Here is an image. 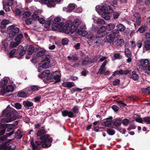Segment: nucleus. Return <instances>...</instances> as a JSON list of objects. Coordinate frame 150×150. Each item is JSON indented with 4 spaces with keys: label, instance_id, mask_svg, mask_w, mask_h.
Here are the masks:
<instances>
[{
    "label": "nucleus",
    "instance_id": "6",
    "mask_svg": "<svg viewBox=\"0 0 150 150\" xmlns=\"http://www.w3.org/2000/svg\"><path fill=\"white\" fill-rule=\"evenodd\" d=\"M11 141L9 140L8 142L0 145V149L1 150H14L16 148V146L15 145L11 144L9 146L8 143Z\"/></svg>",
    "mask_w": 150,
    "mask_h": 150
},
{
    "label": "nucleus",
    "instance_id": "63",
    "mask_svg": "<svg viewBox=\"0 0 150 150\" xmlns=\"http://www.w3.org/2000/svg\"><path fill=\"white\" fill-rule=\"evenodd\" d=\"M68 40L66 38L63 39L62 40V43L63 45H66L68 43Z\"/></svg>",
    "mask_w": 150,
    "mask_h": 150
},
{
    "label": "nucleus",
    "instance_id": "35",
    "mask_svg": "<svg viewBox=\"0 0 150 150\" xmlns=\"http://www.w3.org/2000/svg\"><path fill=\"white\" fill-rule=\"evenodd\" d=\"M40 89V87L38 86H33L30 87V90L28 89V90L30 91V93H32V91H38Z\"/></svg>",
    "mask_w": 150,
    "mask_h": 150
},
{
    "label": "nucleus",
    "instance_id": "9",
    "mask_svg": "<svg viewBox=\"0 0 150 150\" xmlns=\"http://www.w3.org/2000/svg\"><path fill=\"white\" fill-rule=\"evenodd\" d=\"M81 19L77 18L73 22V25L72 24L71 25V27L69 28V31L70 33L72 34L75 31H76L77 27L81 24Z\"/></svg>",
    "mask_w": 150,
    "mask_h": 150
},
{
    "label": "nucleus",
    "instance_id": "41",
    "mask_svg": "<svg viewBox=\"0 0 150 150\" xmlns=\"http://www.w3.org/2000/svg\"><path fill=\"white\" fill-rule=\"evenodd\" d=\"M68 59L72 62H74L77 60L78 58L75 55H72L71 57L68 56Z\"/></svg>",
    "mask_w": 150,
    "mask_h": 150
},
{
    "label": "nucleus",
    "instance_id": "4",
    "mask_svg": "<svg viewBox=\"0 0 150 150\" xmlns=\"http://www.w3.org/2000/svg\"><path fill=\"white\" fill-rule=\"evenodd\" d=\"M72 23V21L71 20L67 21L64 26V23L62 22L61 23L59 27V31L60 32L64 33L67 34H69L70 32L69 30H68V29L69 27H71Z\"/></svg>",
    "mask_w": 150,
    "mask_h": 150
},
{
    "label": "nucleus",
    "instance_id": "3",
    "mask_svg": "<svg viewBox=\"0 0 150 150\" xmlns=\"http://www.w3.org/2000/svg\"><path fill=\"white\" fill-rule=\"evenodd\" d=\"M7 31L9 35L7 38L10 40L19 33V29L17 27L15 28L13 25H12L8 27Z\"/></svg>",
    "mask_w": 150,
    "mask_h": 150
},
{
    "label": "nucleus",
    "instance_id": "42",
    "mask_svg": "<svg viewBox=\"0 0 150 150\" xmlns=\"http://www.w3.org/2000/svg\"><path fill=\"white\" fill-rule=\"evenodd\" d=\"M145 47L147 50L150 49V40H146L144 43Z\"/></svg>",
    "mask_w": 150,
    "mask_h": 150
},
{
    "label": "nucleus",
    "instance_id": "31",
    "mask_svg": "<svg viewBox=\"0 0 150 150\" xmlns=\"http://www.w3.org/2000/svg\"><path fill=\"white\" fill-rule=\"evenodd\" d=\"M76 31L78 33L79 35L83 37L86 36L88 34V32L84 30H80L77 29Z\"/></svg>",
    "mask_w": 150,
    "mask_h": 150
},
{
    "label": "nucleus",
    "instance_id": "44",
    "mask_svg": "<svg viewBox=\"0 0 150 150\" xmlns=\"http://www.w3.org/2000/svg\"><path fill=\"white\" fill-rule=\"evenodd\" d=\"M75 4H69L68 6V8L69 10V12H71L75 8Z\"/></svg>",
    "mask_w": 150,
    "mask_h": 150
},
{
    "label": "nucleus",
    "instance_id": "7",
    "mask_svg": "<svg viewBox=\"0 0 150 150\" xmlns=\"http://www.w3.org/2000/svg\"><path fill=\"white\" fill-rule=\"evenodd\" d=\"M118 33V32L116 30H114L111 32L110 34L104 38L105 42L107 43H110L112 42L114 40V38L116 34Z\"/></svg>",
    "mask_w": 150,
    "mask_h": 150
},
{
    "label": "nucleus",
    "instance_id": "2",
    "mask_svg": "<svg viewBox=\"0 0 150 150\" xmlns=\"http://www.w3.org/2000/svg\"><path fill=\"white\" fill-rule=\"evenodd\" d=\"M41 141H36V144L37 145L42 144V146L43 148L48 147L51 146L50 143L52 142V139L49 135L47 134L44 135L40 137Z\"/></svg>",
    "mask_w": 150,
    "mask_h": 150
},
{
    "label": "nucleus",
    "instance_id": "37",
    "mask_svg": "<svg viewBox=\"0 0 150 150\" xmlns=\"http://www.w3.org/2000/svg\"><path fill=\"white\" fill-rule=\"evenodd\" d=\"M60 23L58 24V23H52V28L53 30L58 29L59 30V27L60 26Z\"/></svg>",
    "mask_w": 150,
    "mask_h": 150
},
{
    "label": "nucleus",
    "instance_id": "21",
    "mask_svg": "<svg viewBox=\"0 0 150 150\" xmlns=\"http://www.w3.org/2000/svg\"><path fill=\"white\" fill-rule=\"evenodd\" d=\"M129 71L128 70H120L119 71H116L113 72L112 76H114L116 75H119V74H127L129 73Z\"/></svg>",
    "mask_w": 150,
    "mask_h": 150
},
{
    "label": "nucleus",
    "instance_id": "30",
    "mask_svg": "<svg viewBox=\"0 0 150 150\" xmlns=\"http://www.w3.org/2000/svg\"><path fill=\"white\" fill-rule=\"evenodd\" d=\"M116 28L117 30L120 32H123L125 29V26L122 24L119 23L117 25H116Z\"/></svg>",
    "mask_w": 150,
    "mask_h": 150
},
{
    "label": "nucleus",
    "instance_id": "17",
    "mask_svg": "<svg viewBox=\"0 0 150 150\" xmlns=\"http://www.w3.org/2000/svg\"><path fill=\"white\" fill-rule=\"evenodd\" d=\"M45 51L44 50H41L39 51L36 54H34L32 60L34 61L37 60L38 59V58L43 56L45 54Z\"/></svg>",
    "mask_w": 150,
    "mask_h": 150
},
{
    "label": "nucleus",
    "instance_id": "64",
    "mask_svg": "<svg viewBox=\"0 0 150 150\" xmlns=\"http://www.w3.org/2000/svg\"><path fill=\"white\" fill-rule=\"evenodd\" d=\"M15 107L17 109H19L21 108V106L20 103H16L15 104Z\"/></svg>",
    "mask_w": 150,
    "mask_h": 150
},
{
    "label": "nucleus",
    "instance_id": "52",
    "mask_svg": "<svg viewBox=\"0 0 150 150\" xmlns=\"http://www.w3.org/2000/svg\"><path fill=\"white\" fill-rule=\"evenodd\" d=\"M144 122L148 124H150V117H146L143 118Z\"/></svg>",
    "mask_w": 150,
    "mask_h": 150
},
{
    "label": "nucleus",
    "instance_id": "28",
    "mask_svg": "<svg viewBox=\"0 0 150 150\" xmlns=\"http://www.w3.org/2000/svg\"><path fill=\"white\" fill-rule=\"evenodd\" d=\"M103 124L106 127H111L114 125V122L111 120H109L104 122Z\"/></svg>",
    "mask_w": 150,
    "mask_h": 150
},
{
    "label": "nucleus",
    "instance_id": "61",
    "mask_svg": "<svg viewBox=\"0 0 150 150\" xmlns=\"http://www.w3.org/2000/svg\"><path fill=\"white\" fill-rule=\"evenodd\" d=\"M31 14V13L30 12L27 11L24 13L23 14L24 17L25 18L29 17Z\"/></svg>",
    "mask_w": 150,
    "mask_h": 150
},
{
    "label": "nucleus",
    "instance_id": "24",
    "mask_svg": "<svg viewBox=\"0 0 150 150\" xmlns=\"http://www.w3.org/2000/svg\"><path fill=\"white\" fill-rule=\"evenodd\" d=\"M30 93V91L26 89L25 91H21L18 93V97H24L29 94Z\"/></svg>",
    "mask_w": 150,
    "mask_h": 150
},
{
    "label": "nucleus",
    "instance_id": "59",
    "mask_svg": "<svg viewBox=\"0 0 150 150\" xmlns=\"http://www.w3.org/2000/svg\"><path fill=\"white\" fill-rule=\"evenodd\" d=\"M142 41L141 40L138 41L136 44V45L138 48H140L142 46Z\"/></svg>",
    "mask_w": 150,
    "mask_h": 150
},
{
    "label": "nucleus",
    "instance_id": "49",
    "mask_svg": "<svg viewBox=\"0 0 150 150\" xmlns=\"http://www.w3.org/2000/svg\"><path fill=\"white\" fill-rule=\"evenodd\" d=\"M45 133V130L44 129H40L37 132V135L38 136H40L43 134Z\"/></svg>",
    "mask_w": 150,
    "mask_h": 150
},
{
    "label": "nucleus",
    "instance_id": "39",
    "mask_svg": "<svg viewBox=\"0 0 150 150\" xmlns=\"http://www.w3.org/2000/svg\"><path fill=\"white\" fill-rule=\"evenodd\" d=\"M23 37V35L22 34H19L15 38V41L16 42H19V43L20 44L21 42V40Z\"/></svg>",
    "mask_w": 150,
    "mask_h": 150
},
{
    "label": "nucleus",
    "instance_id": "47",
    "mask_svg": "<svg viewBox=\"0 0 150 150\" xmlns=\"http://www.w3.org/2000/svg\"><path fill=\"white\" fill-rule=\"evenodd\" d=\"M88 38L89 41L92 42L95 39L94 35L92 34H90L88 35Z\"/></svg>",
    "mask_w": 150,
    "mask_h": 150
},
{
    "label": "nucleus",
    "instance_id": "13",
    "mask_svg": "<svg viewBox=\"0 0 150 150\" xmlns=\"http://www.w3.org/2000/svg\"><path fill=\"white\" fill-rule=\"evenodd\" d=\"M132 19L134 22H136L138 25H140L141 21L140 16L139 13H134L132 17Z\"/></svg>",
    "mask_w": 150,
    "mask_h": 150
},
{
    "label": "nucleus",
    "instance_id": "53",
    "mask_svg": "<svg viewBox=\"0 0 150 150\" xmlns=\"http://www.w3.org/2000/svg\"><path fill=\"white\" fill-rule=\"evenodd\" d=\"M120 15V13L117 12H114L113 14V18L115 20L117 19L118 18Z\"/></svg>",
    "mask_w": 150,
    "mask_h": 150
},
{
    "label": "nucleus",
    "instance_id": "45",
    "mask_svg": "<svg viewBox=\"0 0 150 150\" xmlns=\"http://www.w3.org/2000/svg\"><path fill=\"white\" fill-rule=\"evenodd\" d=\"M145 30L146 26L144 25H142L139 29L136 32L138 33V32H139L140 33H143L145 31Z\"/></svg>",
    "mask_w": 150,
    "mask_h": 150
},
{
    "label": "nucleus",
    "instance_id": "43",
    "mask_svg": "<svg viewBox=\"0 0 150 150\" xmlns=\"http://www.w3.org/2000/svg\"><path fill=\"white\" fill-rule=\"evenodd\" d=\"M19 44V41H16L15 42L12 41L10 44V46L11 48H14L17 46Z\"/></svg>",
    "mask_w": 150,
    "mask_h": 150
},
{
    "label": "nucleus",
    "instance_id": "23",
    "mask_svg": "<svg viewBox=\"0 0 150 150\" xmlns=\"http://www.w3.org/2000/svg\"><path fill=\"white\" fill-rule=\"evenodd\" d=\"M61 0H48L47 5L49 7H54L56 4V2H59Z\"/></svg>",
    "mask_w": 150,
    "mask_h": 150
},
{
    "label": "nucleus",
    "instance_id": "50",
    "mask_svg": "<svg viewBox=\"0 0 150 150\" xmlns=\"http://www.w3.org/2000/svg\"><path fill=\"white\" fill-rule=\"evenodd\" d=\"M30 143L33 149L36 150L38 149V146H37L35 145L33 143V139L31 140Z\"/></svg>",
    "mask_w": 150,
    "mask_h": 150
},
{
    "label": "nucleus",
    "instance_id": "34",
    "mask_svg": "<svg viewBox=\"0 0 150 150\" xmlns=\"http://www.w3.org/2000/svg\"><path fill=\"white\" fill-rule=\"evenodd\" d=\"M34 47L33 45H30L28 48V50L27 53L28 55H30L34 52Z\"/></svg>",
    "mask_w": 150,
    "mask_h": 150
},
{
    "label": "nucleus",
    "instance_id": "19",
    "mask_svg": "<svg viewBox=\"0 0 150 150\" xmlns=\"http://www.w3.org/2000/svg\"><path fill=\"white\" fill-rule=\"evenodd\" d=\"M35 8L36 10L34 12V14L32 15V17L34 20H38L39 18L38 15L40 14L42 11L40 10Z\"/></svg>",
    "mask_w": 150,
    "mask_h": 150
},
{
    "label": "nucleus",
    "instance_id": "60",
    "mask_svg": "<svg viewBox=\"0 0 150 150\" xmlns=\"http://www.w3.org/2000/svg\"><path fill=\"white\" fill-rule=\"evenodd\" d=\"M120 82L119 79H116L113 82V84L114 86H116L117 84H119Z\"/></svg>",
    "mask_w": 150,
    "mask_h": 150
},
{
    "label": "nucleus",
    "instance_id": "56",
    "mask_svg": "<svg viewBox=\"0 0 150 150\" xmlns=\"http://www.w3.org/2000/svg\"><path fill=\"white\" fill-rule=\"evenodd\" d=\"M117 45H122L124 43V41L123 39H120L117 40Z\"/></svg>",
    "mask_w": 150,
    "mask_h": 150
},
{
    "label": "nucleus",
    "instance_id": "58",
    "mask_svg": "<svg viewBox=\"0 0 150 150\" xmlns=\"http://www.w3.org/2000/svg\"><path fill=\"white\" fill-rule=\"evenodd\" d=\"M2 44L3 45L2 47L5 48H7L8 45V44L6 42V41H3L2 42Z\"/></svg>",
    "mask_w": 150,
    "mask_h": 150
},
{
    "label": "nucleus",
    "instance_id": "22",
    "mask_svg": "<svg viewBox=\"0 0 150 150\" xmlns=\"http://www.w3.org/2000/svg\"><path fill=\"white\" fill-rule=\"evenodd\" d=\"M108 61L107 60H105L103 62L101 67L100 68L98 72V74H104L105 70V66L107 64Z\"/></svg>",
    "mask_w": 150,
    "mask_h": 150
},
{
    "label": "nucleus",
    "instance_id": "27",
    "mask_svg": "<svg viewBox=\"0 0 150 150\" xmlns=\"http://www.w3.org/2000/svg\"><path fill=\"white\" fill-rule=\"evenodd\" d=\"M8 82V79L7 78H4L1 80L0 85L2 89L5 88V87L7 84Z\"/></svg>",
    "mask_w": 150,
    "mask_h": 150
},
{
    "label": "nucleus",
    "instance_id": "46",
    "mask_svg": "<svg viewBox=\"0 0 150 150\" xmlns=\"http://www.w3.org/2000/svg\"><path fill=\"white\" fill-rule=\"evenodd\" d=\"M72 110L74 114H77L79 113V107L77 105L75 106L72 108Z\"/></svg>",
    "mask_w": 150,
    "mask_h": 150
},
{
    "label": "nucleus",
    "instance_id": "8",
    "mask_svg": "<svg viewBox=\"0 0 150 150\" xmlns=\"http://www.w3.org/2000/svg\"><path fill=\"white\" fill-rule=\"evenodd\" d=\"M107 29L106 27L103 26L100 27L97 31V34L96 35V38H100L107 34V33L106 31Z\"/></svg>",
    "mask_w": 150,
    "mask_h": 150
},
{
    "label": "nucleus",
    "instance_id": "25",
    "mask_svg": "<svg viewBox=\"0 0 150 150\" xmlns=\"http://www.w3.org/2000/svg\"><path fill=\"white\" fill-rule=\"evenodd\" d=\"M62 115L64 117L68 116L69 117H72L74 116V114L71 111L64 110L62 112Z\"/></svg>",
    "mask_w": 150,
    "mask_h": 150
},
{
    "label": "nucleus",
    "instance_id": "20",
    "mask_svg": "<svg viewBox=\"0 0 150 150\" xmlns=\"http://www.w3.org/2000/svg\"><path fill=\"white\" fill-rule=\"evenodd\" d=\"M15 118L12 114L10 115L8 119L4 118L1 120V123H6L10 122L11 121L15 120Z\"/></svg>",
    "mask_w": 150,
    "mask_h": 150
},
{
    "label": "nucleus",
    "instance_id": "54",
    "mask_svg": "<svg viewBox=\"0 0 150 150\" xmlns=\"http://www.w3.org/2000/svg\"><path fill=\"white\" fill-rule=\"evenodd\" d=\"M142 91L145 93H150V87H148L147 88H142Z\"/></svg>",
    "mask_w": 150,
    "mask_h": 150
},
{
    "label": "nucleus",
    "instance_id": "18",
    "mask_svg": "<svg viewBox=\"0 0 150 150\" xmlns=\"http://www.w3.org/2000/svg\"><path fill=\"white\" fill-rule=\"evenodd\" d=\"M125 52L126 56L128 58L127 59V62H131L132 61V59L131 58L132 54L128 48H126L125 50Z\"/></svg>",
    "mask_w": 150,
    "mask_h": 150
},
{
    "label": "nucleus",
    "instance_id": "48",
    "mask_svg": "<svg viewBox=\"0 0 150 150\" xmlns=\"http://www.w3.org/2000/svg\"><path fill=\"white\" fill-rule=\"evenodd\" d=\"M23 103L25 106L30 107L33 105V103L28 101H24Z\"/></svg>",
    "mask_w": 150,
    "mask_h": 150
},
{
    "label": "nucleus",
    "instance_id": "51",
    "mask_svg": "<svg viewBox=\"0 0 150 150\" xmlns=\"http://www.w3.org/2000/svg\"><path fill=\"white\" fill-rule=\"evenodd\" d=\"M117 103L118 104V105L120 107H124L126 106V104L124 103V102L119 100L117 101Z\"/></svg>",
    "mask_w": 150,
    "mask_h": 150
},
{
    "label": "nucleus",
    "instance_id": "33",
    "mask_svg": "<svg viewBox=\"0 0 150 150\" xmlns=\"http://www.w3.org/2000/svg\"><path fill=\"white\" fill-rule=\"evenodd\" d=\"M74 83L71 82H64L62 85L65 87L71 88L74 86Z\"/></svg>",
    "mask_w": 150,
    "mask_h": 150
},
{
    "label": "nucleus",
    "instance_id": "11",
    "mask_svg": "<svg viewBox=\"0 0 150 150\" xmlns=\"http://www.w3.org/2000/svg\"><path fill=\"white\" fill-rule=\"evenodd\" d=\"M149 63V62L148 59H142L139 61L138 63V65L139 67V68L142 67V69H146Z\"/></svg>",
    "mask_w": 150,
    "mask_h": 150
},
{
    "label": "nucleus",
    "instance_id": "32",
    "mask_svg": "<svg viewBox=\"0 0 150 150\" xmlns=\"http://www.w3.org/2000/svg\"><path fill=\"white\" fill-rule=\"evenodd\" d=\"M9 21L7 19H4L1 21L0 26L1 28H4L6 25L9 23Z\"/></svg>",
    "mask_w": 150,
    "mask_h": 150
},
{
    "label": "nucleus",
    "instance_id": "55",
    "mask_svg": "<svg viewBox=\"0 0 150 150\" xmlns=\"http://www.w3.org/2000/svg\"><path fill=\"white\" fill-rule=\"evenodd\" d=\"M135 121L139 123H144L143 118L142 119L141 117L137 118L135 119Z\"/></svg>",
    "mask_w": 150,
    "mask_h": 150
},
{
    "label": "nucleus",
    "instance_id": "62",
    "mask_svg": "<svg viewBox=\"0 0 150 150\" xmlns=\"http://www.w3.org/2000/svg\"><path fill=\"white\" fill-rule=\"evenodd\" d=\"M61 21V19L60 18L57 17L54 20L53 23H58V24L60 23L59 22Z\"/></svg>",
    "mask_w": 150,
    "mask_h": 150
},
{
    "label": "nucleus",
    "instance_id": "26",
    "mask_svg": "<svg viewBox=\"0 0 150 150\" xmlns=\"http://www.w3.org/2000/svg\"><path fill=\"white\" fill-rule=\"evenodd\" d=\"M93 62L92 61L91 59L87 58L83 59L82 62V65L83 66H85L91 64Z\"/></svg>",
    "mask_w": 150,
    "mask_h": 150
},
{
    "label": "nucleus",
    "instance_id": "5",
    "mask_svg": "<svg viewBox=\"0 0 150 150\" xmlns=\"http://www.w3.org/2000/svg\"><path fill=\"white\" fill-rule=\"evenodd\" d=\"M50 62V59L47 57H45L38 64V71L40 72L42 69L48 68Z\"/></svg>",
    "mask_w": 150,
    "mask_h": 150
},
{
    "label": "nucleus",
    "instance_id": "29",
    "mask_svg": "<svg viewBox=\"0 0 150 150\" xmlns=\"http://www.w3.org/2000/svg\"><path fill=\"white\" fill-rule=\"evenodd\" d=\"M93 19L95 23L100 24H103L105 23V21L103 19H98L97 18L94 16H93Z\"/></svg>",
    "mask_w": 150,
    "mask_h": 150
},
{
    "label": "nucleus",
    "instance_id": "40",
    "mask_svg": "<svg viewBox=\"0 0 150 150\" xmlns=\"http://www.w3.org/2000/svg\"><path fill=\"white\" fill-rule=\"evenodd\" d=\"M131 77L132 79L134 81L137 80L139 79L138 75L134 71L132 72Z\"/></svg>",
    "mask_w": 150,
    "mask_h": 150
},
{
    "label": "nucleus",
    "instance_id": "57",
    "mask_svg": "<svg viewBox=\"0 0 150 150\" xmlns=\"http://www.w3.org/2000/svg\"><path fill=\"white\" fill-rule=\"evenodd\" d=\"M107 131L108 134L110 135H113L115 133L114 131L110 129H108Z\"/></svg>",
    "mask_w": 150,
    "mask_h": 150
},
{
    "label": "nucleus",
    "instance_id": "1",
    "mask_svg": "<svg viewBox=\"0 0 150 150\" xmlns=\"http://www.w3.org/2000/svg\"><path fill=\"white\" fill-rule=\"evenodd\" d=\"M96 11L99 13L101 11L103 12L102 14V17L106 20H109L110 19V16L108 14L113 12V10L111 9L110 6L107 5L103 6L99 5L97 6L96 7Z\"/></svg>",
    "mask_w": 150,
    "mask_h": 150
},
{
    "label": "nucleus",
    "instance_id": "16",
    "mask_svg": "<svg viewBox=\"0 0 150 150\" xmlns=\"http://www.w3.org/2000/svg\"><path fill=\"white\" fill-rule=\"evenodd\" d=\"M18 123V122L17 121H16L14 122V123L13 124H6L3 125H2L4 128H8L7 131L9 132L12 130L13 127H15L16 125H17Z\"/></svg>",
    "mask_w": 150,
    "mask_h": 150
},
{
    "label": "nucleus",
    "instance_id": "12",
    "mask_svg": "<svg viewBox=\"0 0 150 150\" xmlns=\"http://www.w3.org/2000/svg\"><path fill=\"white\" fill-rule=\"evenodd\" d=\"M50 73V71L47 69L43 72L41 74L38 75V76L40 78L46 77L47 79L49 80L52 78Z\"/></svg>",
    "mask_w": 150,
    "mask_h": 150
},
{
    "label": "nucleus",
    "instance_id": "14",
    "mask_svg": "<svg viewBox=\"0 0 150 150\" xmlns=\"http://www.w3.org/2000/svg\"><path fill=\"white\" fill-rule=\"evenodd\" d=\"M14 90V88L13 86L10 85L7 86L6 88L1 89V93L2 94L4 95L6 93L13 91Z\"/></svg>",
    "mask_w": 150,
    "mask_h": 150
},
{
    "label": "nucleus",
    "instance_id": "36",
    "mask_svg": "<svg viewBox=\"0 0 150 150\" xmlns=\"http://www.w3.org/2000/svg\"><path fill=\"white\" fill-rule=\"evenodd\" d=\"M114 122V125L116 126H120L122 123V120L120 118L117 119L115 121H113Z\"/></svg>",
    "mask_w": 150,
    "mask_h": 150
},
{
    "label": "nucleus",
    "instance_id": "38",
    "mask_svg": "<svg viewBox=\"0 0 150 150\" xmlns=\"http://www.w3.org/2000/svg\"><path fill=\"white\" fill-rule=\"evenodd\" d=\"M115 27V25L113 23H110L109 24L107 27V29L108 30H111L113 29Z\"/></svg>",
    "mask_w": 150,
    "mask_h": 150
},
{
    "label": "nucleus",
    "instance_id": "15",
    "mask_svg": "<svg viewBox=\"0 0 150 150\" xmlns=\"http://www.w3.org/2000/svg\"><path fill=\"white\" fill-rule=\"evenodd\" d=\"M53 79L54 80L55 82H59L60 81V74L59 71H56L52 74Z\"/></svg>",
    "mask_w": 150,
    "mask_h": 150
},
{
    "label": "nucleus",
    "instance_id": "10",
    "mask_svg": "<svg viewBox=\"0 0 150 150\" xmlns=\"http://www.w3.org/2000/svg\"><path fill=\"white\" fill-rule=\"evenodd\" d=\"M13 0H3V8L6 12L10 10L9 6H11L13 3Z\"/></svg>",
    "mask_w": 150,
    "mask_h": 150
}]
</instances>
